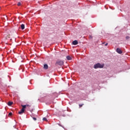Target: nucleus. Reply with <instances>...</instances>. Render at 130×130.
<instances>
[{
	"label": "nucleus",
	"mask_w": 130,
	"mask_h": 130,
	"mask_svg": "<svg viewBox=\"0 0 130 130\" xmlns=\"http://www.w3.org/2000/svg\"><path fill=\"white\" fill-rule=\"evenodd\" d=\"M12 104H13L12 102H9L8 104V106H11Z\"/></svg>",
	"instance_id": "obj_10"
},
{
	"label": "nucleus",
	"mask_w": 130,
	"mask_h": 130,
	"mask_svg": "<svg viewBox=\"0 0 130 130\" xmlns=\"http://www.w3.org/2000/svg\"><path fill=\"white\" fill-rule=\"evenodd\" d=\"M43 120H44V121H47V118L44 117L43 118Z\"/></svg>",
	"instance_id": "obj_11"
},
{
	"label": "nucleus",
	"mask_w": 130,
	"mask_h": 130,
	"mask_svg": "<svg viewBox=\"0 0 130 130\" xmlns=\"http://www.w3.org/2000/svg\"><path fill=\"white\" fill-rule=\"evenodd\" d=\"M58 125H59V126H62L61 125H60V124H58Z\"/></svg>",
	"instance_id": "obj_18"
},
{
	"label": "nucleus",
	"mask_w": 130,
	"mask_h": 130,
	"mask_svg": "<svg viewBox=\"0 0 130 130\" xmlns=\"http://www.w3.org/2000/svg\"><path fill=\"white\" fill-rule=\"evenodd\" d=\"M103 68H104V64H101L100 63L94 65V69H103Z\"/></svg>",
	"instance_id": "obj_1"
},
{
	"label": "nucleus",
	"mask_w": 130,
	"mask_h": 130,
	"mask_svg": "<svg viewBox=\"0 0 130 130\" xmlns=\"http://www.w3.org/2000/svg\"><path fill=\"white\" fill-rule=\"evenodd\" d=\"M107 45H108V43H106V44H105V46H107Z\"/></svg>",
	"instance_id": "obj_17"
},
{
	"label": "nucleus",
	"mask_w": 130,
	"mask_h": 130,
	"mask_svg": "<svg viewBox=\"0 0 130 130\" xmlns=\"http://www.w3.org/2000/svg\"><path fill=\"white\" fill-rule=\"evenodd\" d=\"M83 105H84V104H79V107H82V106H83Z\"/></svg>",
	"instance_id": "obj_15"
},
{
	"label": "nucleus",
	"mask_w": 130,
	"mask_h": 130,
	"mask_svg": "<svg viewBox=\"0 0 130 130\" xmlns=\"http://www.w3.org/2000/svg\"><path fill=\"white\" fill-rule=\"evenodd\" d=\"M8 115L11 116V115H13V113L12 112H10V113H9Z\"/></svg>",
	"instance_id": "obj_12"
},
{
	"label": "nucleus",
	"mask_w": 130,
	"mask_h": 130,
	"mask_svg": "<svg viewBox=\"0 0 130 130\" xmlns=\"http://www.w3.org/2000/svg\"><path fill=\"white\" fill-rule=\"evenodd\" d=\"M116 51L119 54H121V53H122V51H121V50H120L119 48H117Z\"/></svg>",
	"instance_id": "obj_3"
},
{
	"label": "nucleus",
	"mask_w": 130,
	"mask_h": 130,
	"mask_svg": "<svg viewBox=\"0 0 130 130\" xmlns=\"http://www.w3.org/2000/svg\"><path fill=\"white\" fill-rule=\"evenodd\" d=\"M21 106L22 107V109H23V110H25V108H26V107L29 106V105H22Z\"/></svg>",
	"instance_id": "obj_5"
},
{
	"label": "nucleus",
	"mask_w": 130,
	"mask_h": 130,
	"mask_svg": "<svg viewBox=\"0 0 130 130\" xmlns=\"http://www.w3.org/2000/svg\"><path fill=\"white\" fill-rule=\"evenodd\" d=\"M126 40H128V39H129V37L126 36Z\"/></svg>",
	"instance_id": "obj_14"
},
{
	"label": "nucleus",
	"mask_w": 130,
	"mask_h": 130,
	"mask_svg": "<svg viewBox=\"0 0 130 130\" xmlns=\"http://www.w3.org/2000/svg\"><path fill=\"white\" fill-rule=\"evenodd\" d=\"M32 119H33L34 120H35V121L37 120V119L36 118H35V117H32Z\"/></svg>",
	"instance_id": "obj_16"
},
{
	"label": "nucleus",
	"mask_w": 130,
	"mask_h": 130,
	"mask_svg": "<svg viewBox=\"0 0 130 130\" xmlns=\"http://www.w3.org/2000/svg\"><path fill=\"white\" fill-rule=\"evenodd\" d=\"M44 69H45V70H47V69H48V65H47V64H44Z\"/></svg>",
	"instance_id": "obj_8"
},
{
	"label": "nucleus",
	"mask_w": 130,
	"mask_h": 130,
	"mask_svg": "<svg viewBox=\"0 0 130 130\" xmlns=\"http://www.w3.org/2000/svg\"><path fill=\"white\" fill-rule=\"evenodd\" d=\"M25 112V110L24 109H21V110L18 112L19 114H23Z\"/></svg>",
	"instance_id": "obj_4"
},
{
	"label": "nucleus",
	"mask_w": 130,
	"mask_h": 130,
	"mask_svg": "<svg viewBox=\"0 0 130 130\" xmlns=\"http://www.w3.org/2000/svg\"><path fill=\"white\" fill-rule=\"evenodd\" d=\"M55 66H60V67H61V66H63V61L60 60H58L55 63Z\"/></svg>",
	"instance_id": "obj_2"
},
{
	"label": "nucleus",
	"mask_w": 130,
	"mask_h": 130,
	"mask_svg": "<svg viewBox=\"0 0 130 130\" xmlns=\"http://www.w3.org/2000/svg\"><path fill=\"white\" fill-rule=\"evenodd\" d=\"M22 30H24L25 29V25L24 24H22L20 26Z\"/></svg>",
	"instance_id": "obj_7"
},
{
	"label": "nucleus",
	"mask_w": 130,
	"mask_h": 130,
	"mask_svg": "<svg viewBox=\"0 0 130 130\" xmlns=\"http://www.w3.org/2000/svg\"><path fill=\"white\" fill-rule=\"evenodd\" d=\"M73 45H77L78 44V41L75 40L73 42Z\"/></svg>",
	"instance_id": "obj_6"
},
{
	"label": "nucleus",
	"mask_w": 130,
	"mask_h": 130,
	"mask_svg": "<svg viewBox=\"0 0 130 130\" xmlns=\"http://www.w3.org/2000/svg\"><path fill=\"white\" fill-rule=\"evenodd\" d=\"M67 58L68 60H72V57H71V56H67Z\"/></svg>",
	"instance_id": "obj_9"
},
{
	"label": "nucleus",
	"mask_w": 130,
	"mask_h": 130,
	"mask_svg": "<svg viewBox=\"0 0 130 130\" xmlns=\"http://www.w3.org/2000/svg\"><path fill=\"white\" fill-rule=\"evenodd\" d=\"M20 5H21V3L18 2V3L17 4V6H18V7H20Z\"/></svg>",
	"instance_id": "obj_13"
}]
</instances>
